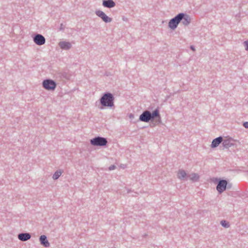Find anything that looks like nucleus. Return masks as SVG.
Segmentation results:
<instances>
[{
  "label": "nucleus",
  "instance_id": "f257e3e1",
  "mask_svg": "<svg viewBox=\"0 0 248 248\" xmlns=\"http://www.w3.org/2000/svg\"><path fill=\"white\" fill-rule=\"evenodd\" d=\"M100 102L104 106L112 107L113 106V97L111 93H106L101 98Z\"/></svg>",
  "mask_w": 248,
  "mask_h": 248
},
{
  "label": "nucleus",
  "instance_id": "f03ea898",
  "mask_svg": "<svg viewBox=\"0 0 248 248\" xmlns=\"http://www.w3.org/2000/svg\"><path fill=\"white\" fill-rule=\"evenodd\" d=\"M184 17V14H179L177 16L171 19L169 22L168 25L169 28L172 30L175 29Z\"/></svg>",
  "mask_w": 248,
  "mask_h": 248
},
{
  "label": "nucleus",
  "instance_id": "7ed1b4c3",
  "mask_svg": "<svg viewBox=\"0 0 248 248\" xmlns=\"http://www.w3.org/2000/svg\"><path fill=\"white\" fill-rule=\"evenodd\" d=\"M91 143L95 146H104L107 144V141L105 138L97 137L91 140Z\"/></svg>",
  "mask_w": 248,
  "mask_h": 248
},
{
  "label": "nucleus",
  "instance_id": "20e7f679",
  "mask_svg": "<svg viewBox=\"0 0 248 248\" xmlns=\"http://www.w3.org/2000/svg\"><path fill=\"white\" fill-rule=\"evenodd\" d=\"M43 86L44 87L48 90H54L56 87L55 82L52 80H45L43 82Z\"/></svg>",
  "mask_w": 248,
  "mask_h": 248
},
{
  "label": "nucleus",
  "instance_id": "39448f33",
  "mask_svg": "<svg viewBox=\"0 0 248 248\" xmlns=\"http://www.w3.org/2000/svg\"><path fill=\"white\" fill-rule=\"evenodd\" d=\"M227 184V181L224 180H220L218 182L217 186V189L219 193H221L226 189Z\"/></svg>",
  "mask_w": 248,
  "mask_h": 248
},
{
  "label": "nucleus",
  "instance_id": "423d86ee",
  "mask_svg": "<svg viewBox=\"0 0 248 248\" xmlns=\"http://www.w3.org/2000/svg\"><path fill=\"white\" fill-rule=\"evenodd\" d=\"M140 119L141 121L148 122L151 119V113L149 111H145L140 115Z\"/></svg>",
  "mask_w": 248,
  "mask_h": 248
},
{
  "label": "nucleus",
  "instance_id": "0eeeda50",
  "mask_svg": "<svg viewBox=\"0 0 248 248\" xmlns=\"http://www.w3.org/2000/svg\"><path fill=\"white\" fill-rule=\"evenodd\" d=\"M34 42L38 45H42L45 43V39L43 36L40 34L36 35L34 39Z\"/></svg>",
  "mask_w": 248,
  "mask_h": 248
},
{
  "label": "nucleus",
  "instance_id": "6e6552de",
  "mask_svg": "<svg viewBox=\"0 0 248 248\" xmlns=\"http://www.w3.org/2000/svg\"><path fill=\"white\" fill-rule=\"evenodd\" d=\"M233 140L232 138L222 140V145L225 148H228L234 145Z\"/></svg>",
  "mask_w": 248,
  "mask_h": 248
},
{
  "label": "nucleus",
  "instance_id": "1a4fd4ad",
  "mask_svg": "<svg viewBox=\"0 0 248 248\" xmlns=\"http://www.w3.org/2000/svg\"><path fill=\"white\" fill-rule=\"evenodd\" d=\"M96 15L100 17L103 21L106 22H109L111 21V18L108 17L104 12L101 11L96 12Z\"/></svg>",
  "mask_w": 248,
  "mask_h": 248
},
{
  "label": "nucleus",
  "instance_id": "9d476101",
  "mask_svg": "<svg viewBox=\"0 0 248 248\" xmlns=\"http://www.w3.org/2000/svg\"><path fill=\"white\" fill-rule=\"evenodd\" d=\"M222 142V138L221 137H217L213 140L211 146L213 148H216Z\"/></svg>",
  "mask_w": 248,
  "mask_h": 248
},
{
  "label": "nucleus",
  "instance_id": "9b49d317",
  "mask_svg": "<svg viewBox=\"0 0 248 248\" xmlns=\"http://www.w3.org/2000/svg\"><path fill=\"white\" fill-rule=\"evenodd\" d=\"M199 175L196 173H192L188 175L187 174V178H188L192 182H197L199 179Z\"/></svg>",
  "mask_w": 248,
  "mask_h": 248
},
{
  "label": "nucleus",
  "instance_id": "f8f14e48",
  "mask_svg": "<svg viewBox=\"0 0 248 248\" xmlns=\"http://www.w3.org/2000/svg\"><path fill=\"white\" fill-rule=\"evenodd\" d=\"M18 238L19 240L25 241L30 239L31 235L29 233H20L18 234Z\"/></svg>",
  "mask_w": 248,
  "mask_h": 248
},
{
  "label": "nucleus",
  "instance_id": "ddd939ff",
  "mask_svg": "<svg viewBox=\"0 0 248 248\" xmlns=\"http://www.w3.org/2000/svg\"><path fill=\"white\" fill-rule=\"evenodd\" d=\"M104 6L108 8H112L114 7L115 4L112 0H104L103 1Z\"/></svg>",
  "mask_w": 248,
  "mask_h": 248
},
{
  "label": "nucleus",
  "instance_id": "4468645a",
  "mask_svg": "<svg viewBox=\"0 0 248 248\" xmlns=\"http://www.w3.org/2000/svg\"><path fill=\"white\" fill-rule=\"evenodd\" d=\"M40 241L41 243L45 247H47L49 245V243L46 239V237L44 235H41L40 237Z\"/></svg>",
  "mask_w": 248,
  "mask_h": 248
},
{
  "label": "nucleus",
  "instance_id": "2eb2a0df",
  "mask_svg": "<svg viewBox=\"0 0 248 248\" xmlns=\"http://www.w3.org/2000/svg\"><path fill=\"white\" fill-rule=\"evenodd\" d=\"M59 46L62 49H67L71 47V45L70 43L66 42H61L59 43Z\"/></svg>",
  "mask_w": 248,
  "mask_h": 248
},
{
  "label": "nucleus",
  "instance_id": "dca6fc26",
  "mask_svg": "<svg viewBox=\"0 0 248 248\" xmlns=\"http://www.w3.org/2000/svg\"><path fill=\"white\" fill-rule=\"evenodd\" d=\"M155 118H157L158 121L159 122H160V117L159 115V113L158 110H155L153 112V113L151 114V119H154Z\"/></svg>",
  "mask_w": 248,
  "mask_h": 248
},
{
  "label": "nucleus",
  "instance_id": "f3484780",
  "mask_svg": "<svg viewBox=\"0 0 248 248\" xmlns=\"http://www.w3.org/2000/svg\"><path fill=\"white\" fill-rule=\"evenodd\" d=\"M186 175V173L184 170H179L177 173L178 177L180 179H184Z\"/></svg>",
  "mask_w": 248,
  "mask_h": 248
},
{
  "label": "nucleus",
  "instance_id": "a211bd4d",
  "mask_svg": "<svg viewBox=\"0 0 248 248\" xmlns=\"http://www.w3.org/2000/svg\"><path fill=\"white\" fill-rule=\"evenodd\" d=\"M220 224L223 227L226 228H228L230 227L229 223L226 220H221L220 221Z\"/></svg>",
  "mask_w": 248,
  "mask_h": 248
},
{
  "label": "nucleus",
  "instance_id": "6ab92c4d",
  "mask_svg": "<svg viewBox=\"0 0 248 248\" xmlns=\"http://www.w3.org/2000/svg\"><path fill=\"white\" fill-rule=\"evenodd\" d=\"M62 172L61 171H57L55 172L53 176V178L54 179H57L62 174Z\"/></svg>",
  "mask_w": 248,
  "mask_h": 248
},
{
  "label": "nucleus",
  "instance_id": "aec40b11",
  "mask_svg": "<svg viewBox=\"0 0 248 248\" xmlns=\"http://www.w3.org/2000/svg\"><path fill=\"white\" fill-rule=\"evenodd\" d=\"M245 46H246V49L247 50H248V41H245L244 42Z\"/></svg>",
  "mask_w": 248,
  "mask_h": 248
},
{
  "label": "nucleus",
  "instance_id": "412c9836",
  "mask_svg": "<svg viewBox=\"0 0 248 248\" xmlns=\"http://www.w3.org/2000/svg\"><path fill=\"white\" fill-rule=\"evenodd\" d=\"M243 126L246 128H248V122H246L245 123H244L243 124Z\"/></svg>",
  "mask_w": 248,
  "mask_h": 248
},
{
  "label": "nucleus",
  "instance_id": "4be33fe9",
  "mask_svg": "<svg viewBox=\"0 0 248 248\" xmlns=\"http://www.w3.org/2000/svg\"><path fill=\"white\" fill-rule=\"evenodd\" d=\"M186 20H187V24H188L190 22V18L189 17H188L187 16Z\"/></svg>",
  "mask_w": 248,
  "mask_h": 248
},
{
  "label": "nucleus",
  "instance_id": "5701e85b",
  "mask_svg": "<svg viewBox=\"0 0 248 248\" xmlns=\"http://www.w3.org/2000/svg\"><path fill=\"white\" fill-rule=\"evenodd\" d=\"M114 169H115V166L114 165L110 166L109 168V170H114Z\"/></svg>",
  "mask_w": 248,
  "mask_h": 248
},
{
  "label": "nucleus",
  "instance_id": "b1692460",
  "mask_svg": "<svg viewBox=\"0 0 248 248\" xmlns=\"http://www.w3.org/2000/svg\"><path fill=\"white\" fill-rule=\"evenodd\" d=\"M190 48L194 51L195 50V47L193 46H191Z\"/></svg>",
  "mask_w": 248,
  "mask_h": 248
}]
</instances>
